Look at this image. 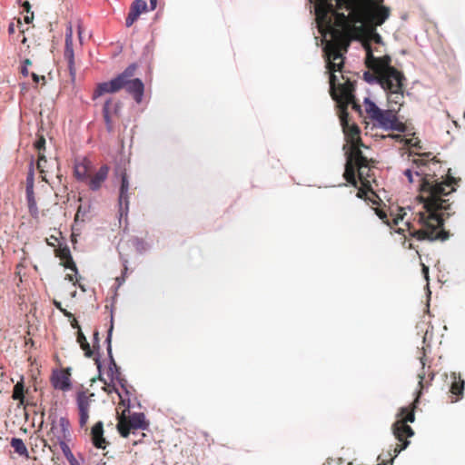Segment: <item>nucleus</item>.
Listing matches in <instances>:
<instances>
[{"mask_svg":"<svg viewBox=\"0 0 465 465\" xmlns=\"http://www.w3.org/2000/svg\"><path fill=\"white\" fill-rule=\"evenodd\" d=\"M425 355H423L422 357H420V363L422 365V368H424L425 366V359H424Z\"/></svg>","mask_w":465,"mask_h":465,"instance_id":"603ef678","label":"nucleus"},{"mask_svg":"<svg viewBox=\"0 0 465 465\" xmlns=\"http://www.w3.org/2000/svg\"><path fill=\"white\" fill-rule=\"evenodd\" d=\"M451 377L453 381L451 382L450 391L453 396H455V398L451 399V402H456L463 395L464 381L461 379L460 375L457 376L456 373H452Z\"/></svg>","mask_w":465,"mask_h":465,"instance_id":"4be33fe9","label":"nucleus"},{"mask_svg":"<svg viewBox=\"0 0 465 465\" xmlns=\"http://www.w3.org/2000/svg\"><path fill=\"white\" fill-rule=\"evenodd\" d=\"M78 286H79V288H80L83 292H85V289H84V285H82V284H80V283H79V284H78Z\"/></svg>","mask_w":465,"mask_h":465,"instance_id":"4d7b16f0","label":"nucleus"},{"mask_svg":"<svg viewBox=\"0 0 465 465\" xmlns=\"http://www.w3.org/2000/svg\"><path fill=\"white\" fill-rule=\"evenodd\" d=\"M104 390L105 391H107V393H108V394L112 393L113 391H115V392L118 394V396H119L120 398H122V396H121L120 392L118 391V390H117L114 385H110V384H108L107 386H105V387L104 388Z\"/></svg>","mask_w":465,"mask_h":465,"instance_id":"c9c22d12","label":"nucleus"},{"mask_svg":"<svg viewBox=\"0 0 465 465\" xmlns=\"http://www.w3.org/2000/svg\"><path fill=\"white\" fill-rule=\"evenodd\" d=\"M22 8H23V11L25 12L26 14H31L33 13L31 11V5L28 1H25L23 4H22Z\"/></svg>","mask_w":465,"mask_h":465,"instance_id":"e433bc0d","label":"nucleus"},{"mask_svg":"<svg viewBox=\"0 0 465 465\" xmlns=\"http://www.w3.org/2000/svg\"><path fill=\"white\" fill-rule=\"evenodd\" d=\"M446 174H448V175H450V174H451V173H450V169H448V171H447V173H446Z\"/></svg>","mask_w":465,"mask_h":465,"instance_id":"052dcab7","label":"nucleus"},{"mask_svg":"<svg viewBox=\"0 0 465 465\" xmlns=\"http://www.w3.org/2000/svg\"><path fill=\"white\" fill-rule=\"evenodd\" d=\"M408 178H409V181H410L411 183H412V181H413V179H412V178H413V176H412V175H410V176H408Z\"/></svg>","mask_w":465,"mask_h":465,"instance_id":"13d9d810","label":"nucleus"},{"mask_svg":"<svg viewBox=\"0 0 465 465\" xmlns=\"http://www.w3.org/2000/svg\"><path fill=\"white\" fill-rule=\"evenodd\" d=\"M370 38L373 40L375 43H381V36L376 32V27L370 26Z\"/></svg>","mask_w":465,"mask_h":465,"instance_id":"72a5a7b5","label":"nucleus"},{"mask_svg":"<svg viewBox=\"0 0 465 465\" xmlns=\"http://www.w3.org/2000/svg\"><path fill=\"white\" fill-rule=\"evenodd\" d=\"M315 14L319 25L331 29L343 28L350 24L381 25L390 15V9L378 0H316Z\"/></svg>","mask_w":465,"mask_h":465,"instance_id":"f03ea898","label":"nucleus"},{"mask_svg":"<svg viewBox=\"0 0 465 465\" xmlns=\"http://www.w3.org/2000/svg\"><path fill=\"white\" fill-rule=\"evenodd\" d=\"M364 107H365V112L368 115V117L372 121L376 116L377 114L380 113V111L381 110V108H379L376 104L374 102H372L369 97H366L364 99Z\"/></svg>","mask_w":465,"mask_h":465,"instance_id":"b1692460","label":"nucleus"},{"mask_svg":"<svg viewBox=\"0 0 465 465\" xmlns=\"http://www.w3.org/2000/svg\"><path fill=\"white\" fill-rule=\"evenodd\" d=\"M77 342L79 343L81 349L84 351V355L88 358L92 357L93 351L91 350L90 344L86 340V337L83 333L81 330L77 331Z\"/></svg>","mask_w":465,"mask_h":465,"instance_id":"a878e982","label":"nucleus"},{"mask_svg":"<svg viewBox=\"0 0 465 465\" xmlns=\"http://www.w3.org/2000/svg\"><path fill=\"white\" fill-rule=\"evenodd\" d=\"M116 174H119V173H117ZM120 174H121V175L125 174V170H124V172H121V173H120Z\"/></svg>","mask_w":465,"mask_h":465,"instance_id":"bf43d9fd","label":"nucleus"},{"mask_svg":"<svg viewBox=\"0 0 465 465\" xmlns=\"http://www.w3.org/2000/svg\"><path fill=\"white\" fill-rule=\"evenodd\" d=\"M73 320L71 322V325L74 329H77L78 331L81 330L80 325L78 324V322L76 319L73 316L71 317Z\"/></svg>","mask_w":465,"mask_h":465,"instance_id":"79ce46f5","label":"nucleus"},{"mask_svg":"<svg viewBox=\"0 0 465 465\" xmlns=\"http://www.w3.org/2000/svg\"><path fill=\"white\" fill-rule=\"evenodd\" d=\"M99 347V332L98 331H94V348Z\"/></svg>","mask_w":465,"mask_h":465,"instance_id":"4c0bfd02","label":"nucleus"},{"mask_svg":"<svg viewBox=\"0 0 465 465\" xmlns=\"http://www.w3.org/2000/svg\"><path fill=\"white\" fill-rule=\"evenodd\" d=\"M387 93L388 103L392 106H397L396 110L399 112L404 104V87L400 90H384Z\"/></svg>","mask_w":465,"mask_h":465,"instance_id":"5701e85b","label":"nucleus"},{"mask_svg":"<svg viewBox=\"0 0 465 465\" xmlns=\"http://www.w3.org/2000/svg\"><path fill=\"white\" fill-rule=\"evenodd\" d=\"M441 182L430 180L422 176L420 184L419 199L423 203L424 211L415 214L413 222H406L404 228H398L395 232L403 234L408 231L411 237L419 241L444 242L450 238V232L443 228L444 220L439 211L448 210V200L442 199L455 191L458 181L454 176H441Z\"/></svg>","mask_w":465,"mask_h":465,"instance_id":"f257e3e1","label":"nucleus"},{"mask_svg":"<svg viewBox=\"0 0 465 465\" xmlns=\"http://www.w3.org/2000/svg\"><path fill=\"white\" fill-rule=\"evenodd\" d=\"M77 177H78V178H80V179H84V178H85L86 176L81 175V176H77Z\"/></svg>","mask_w":465,"mask_h":465,"instance_id":"e2e57ef3","label":"nucleus"},{"mask_svg":"<svg viewBox=\"0 0 465 465\" xmlns=\"http://www.w3.org/2000/svg\"><path fill=\"white\" fill-rule=\"evenodd\" d=\"M54 252H55V256L61 260V264L64 268L70 269L75 274H77L78 270H77L76 264L73 260L70 249L67 245H64V246L59 245V247L54 250Z\"/></svg>","mask_w":465,"mask_h":465,"instance_id":"a211bd4d","label":"nucleus"},{"mask_svg":"<svg viewBox=\"0 0 465 465\" xmlns=\"http://www.w3.org/2000/svg\"><path fill=\"white\" fill-rule=\"evenodd\" d=\"M46 163H47V161L45 159V156L44 154L38 155L36 168L41 174H44V173L49 172V170L46 168Z\"/></svg>","mask_w":465,"mask_h":465,"instance_id":"2f4dec72","label":"nucleus"},{"mask_svg":"<svg viewBox=\"0 0 465 465\" xmlns=\"http://www.w3.org/2000/svg\"><path fill=\"white\" fill-rule=\"evenodd\" d=\"M54 305L55 308H57L60 312H64V308L62 307V304L60 302L54 301Z\"/></svg>","mask_w":465,"mask_h":465,"instance_id":"c03bdc74","label":"nucleus"},{"mask_svg":"<svg viewBox=\"0 0 465 465\" xmlns=\"http://www.w3.org/2000/svg\"><path fill=\"white\" fill-rule=\"evenodd\" d=\"M375 80L383 90H400L405 87L406 77L396 68L375 76Z\"/></svg>","mask_w":465,"mask_h":465,"instance_id":"9d476101","label":"nucleus"},{"mask_svg":"<svg viewBox=\"0 0 465 465\" xmlns=\"http://www.w3.org/2000/svg\"><path fill=\"white\" fill-rule=\"evenodd\" d=\"M74 462H76L75 459H74V460H72V463H71V465H74Z\"/></svg>","mask_w":465,"mask_h":465,"instance_id":"680f3d73","label":"nucleus"},{"mask_svg":"<svg viewBox=\"0 0 465 465\" xmlns=\"http://www.w3.org/2000/svg\"><path fill=\"white\" fill-rule=\"evenodd\" d=\"M376 214L379 216V218L386 224L391 226V228L394 225H397L400 221L403 220V215L399 214L395 218H393L392 223H391L388 219V215L385 211L381 209H376Z\"/></svg>","mask_w":465,"mask_h":465,"instance_id":"bb28decb","label":"nucleus"},{"mask_svg":"<svg viewBox=\"0 0 465 465\" xmlns=\"http://www.w3.org/2000/svg\"><path fill=\"white\" fill-rule=\"evenodd\" d=\"M364 79L367 82H371L373 79H375V74L373 73V74H371V73L366 72L364 73Z\"/></svg>","mask_w":465,"mask_h":465,"instance_id":"58836bf2","label":"nucleus"},{"mask_svg":"<svg viewBox=\"0 0 465 465\" xmlns=\"http://www.w3.org/2000/svg\"><path fill=\"white\" fill-rule=\"evenodd\" d=\"M65 317L67 318H71L73 317V314L71 312H69L68 311H66L65 309H64V312H61Z\"/></svg>","mask_w":465,"mask_h":465,"instance_id":"de8ad7c7","label":"nucleus"},{"mask_svg":"<svg viewBox=\"0 0 465 465\" xmlns=\"http://www.w3.org/2000/svg\"><path fill=\"white\" fill-rule=\"evenodd\" d=\"M464 117H465V112H464Z\"/></svg>","mask_w":465,"mask_h":465,"instance_id":"338daca9","label":"nucleus"},{"mask_svg":"<svg viewBox=\"0 0 465 465\" xmlns=\"http://www.w3.org/2000/svg\"><path fill=\"white\" fill-rule=\"evenodd\" d=\"M81 213H82L81 208H79L75 214V221H79Z\"/></svg>","mask_w":465,"mask_h":465,"instance_id":"3c124183","label":"nucleus"},{"mask_svg":"<svg viewBox=\"0 0 465 465\" xmlns=\"http://www.w3.org/2000/svg\"><path fill=\"white\" fill-rule=\"evenodd\" d=\"M50 242H53V240H50V242H47V244L52 245V243H50Z\"/></svg>","mask_w":465,"mask_h":465,"instance_id":"69168bd1","label":"nucleus"},{"mask_svg":"<svg viewBox=\"0 0 465 465\" xmlns=\"http://www.w3.org/2000/svg\"><path fill=\"white\" fill-rule=\"evenodd\" d=\"M348 183H352L355 187H358L357 197L370 201L374 204L378 203L380 200L377 193L371 188L370 181L367 179L370 176H344Z\"/></svg>","mask_w":465,"mask_h":465,"instance_id":"9b49d317","label":"nucleus"},{"mask_svg":"<svg viewBox=\"0 0 465 465\" xmlns=\"http://www.w3.org/2000/svg\"><path fill=\"white\" fill-rule=\"evenodd\" d=\"M65 280H68L69 282H72L74 283V285L76 284V282H77V279L75 277V275H73V274H66L65 275Z\"/></svg>","mask_w":465,"mask_h":465,"instance_id":"ea45409f","label":"nucleus"},{"mask_svg":"<svg viewBox=\"0 0 465 465\" xmlns=\"http://www.w3.org/2000/svg\"><path fill=\"white\" fill-rule=\"evenodd\" d=\"M25 386L23 380L18 381L15 386L13 390V399L15 401H19L21 404L24 403L25 400Z\"/></svg>","mask_w":465,"mask_h":465,"instance_id":"c85d7f7f","label":"nucleus"},{"mask_svg":"<svg viewBox=\"0 0 465 465\" xmlns=\"http://www.w3.org/2000/svg\"><path fill=\"white\" fill-rule=\"evenodd\" d=\"M148 426L149 423L145 420V415L143 412H134L129 416L122 414L119 417L117 430L122 437L126 438L131 431L146 430Z\"/></svg>","mask_w":465,"mask_h":465,"instance_id":"423d86ee","label":"nucleus"},{"mask_svg":"<svg viewBox=\"0 0 465 465\" xmlns=\"http://www.w3.org/2000/svg\"><path fill=\"white\" fill-rule=\"evenodd\" d=\"M47 183L48 181L45 179V176H36V179L35 176H27L25 183L26 201L29 213L35 220L39 219V210L35 197V188H44Z\"/></svg>","mask_w":465,"mask_h":465,"instance_id":"6e6552de","label":"nucleus"},{"mask_svg":"<svg viewBox=\"0 0 465 465\" xmlns=\"http://www.w3.org/2000/svg\"><path fill=\"white\" fill-rule=\"evenodd\" d=\"M31 76L35 84H38L40 81H42L44 84L45 82V78L44 75H38L35 73H32Z\"/></svg>","mask_w":465,"mask_h":465,"instance_id":"f704fd0d","label":"nucleus"},{"mask_svg":"<svg viewBox=\"0 0 465 465\" xmlns=\"http://www.w3.org/2000/svg\"><path fill=\"white\" fill-rule=\"evenodd\" d=\"M397 113L398 111L395 107H391L389 110H381L372 120L373 125L385 131L405 132L406 126L398 119Z\"/></svg>","mask_w":465,"mask_h":465,"instance_id":"0eeeda50","label":"nucleus"},{"mask_svg":"<svg viewBox=\"0 0 465 465\" xmlns=\"http://www.w3.org/2000/svg\"><path fill=\"white\" fill-rule=\"evenodd\" d=\"M342 109V115L341 120L343 124L344 132L349 137L351 143L350 153H347V159L345 163V170L342 174H366L371 170V163L363 154L359 147L361 143L360 129L357 125H349L345 124V116H347L346 109L348 105L340 104Z\"/></svg>","mask_w":465,"mask_h":465,"instance_id":"39448f33","label":"nucleus"},{"mask_svg":"<svg viewBox=\"0 0 465 465\" xmlns=\"http://www.w3.org/2000/svg\"><path fill=\"white\" fill-rule=\"evenodd\" d=\"M106 176H91L89 186L92 190H97L104 182Z\"/></svg>","mask_w":465,"mask_h":465,"instance_id":"c756f323","label":"nucleus"},{"mask_svg":"<svg viewBox=\"0 0 465 465\" xmlns=\"http://www.w3.org/2000/svg\"><path fill=\"white\" fill-rule=\"evenodd\" d=\"M53 386L61 391H68L71 388L70 373L68 371L61 370L54 372L52 376Z\"/></svg>","mask_w":465,"mask_h":465,"instance_id":"6ab92c4d","label":"nucleus"},{"mask_svg":"<svg viewBox=\"0 0 465 465\" xmlns=\"http://www.w3.org/2000/svg\"><path fill=\"white\" fill-rule=\"evenodd\" d=\"M327 57V69L330 74V93L333 100L339 104L351 105L352 109L361 113V105L356 102L354 96L355 82L349 78L345 79L342 84H336L337 77L335 72H341L343 67V55L341 52V46L337 44L328 43L324 48Z\"/></svg>","mask_w":465,"mask_h":465,"instance_id":"7ed1b4c3","label":"nucleus"},{"mask_svg":"<svg viewBox=\"0 0 465 465\" xmlns=\"http://www.w3.org/2000/svg\"><path fill=\"white\" fill-rule=\"evenodd\" d=\"M50 242H53V240H50V242H47V244L52 245V243H50Z\"/></svg>","mask_w":465,"mask_h":465,"instance_id":"0e129e2a","label":"nucleus"},{"mask_svg":"<svg viewBox=\"0 0 465 465\" xmlns=\"http://www.w3.org/2000/svg\"><path fill=\"white\" fill-rule=\"evenodd\" d=\"M35 147L38 151V155L43 154L42 151L45 149V139L43 135L35 141Z\"/></svg>","mask_w":465,"mask_h":465,"instance_id":"473e14b6","label":"nucleus"},{"mask_svg":"<svg viewBox=\"0 0 465 465\" xmlns=\"http://www.w3.org/2000/svg\"><path fill=\"white\" fill-rule=\"evenodd\" d=\"M136 70L135 64H130L123 73L114 79L97 84L93 98L96 99L105 94H114L121 89L130 94L136 103H141L144 92V85L138 78H134Z\"/></svg>","mask_w":465,"mask_h":465,"instance_id":"20e7f679","label":"nucleus"},{"mask_svg":"<svg viewBox=\"0 0 465 465\" xmlns=\"http://www.w3.org/2000/svg\"><path fill=\"white\" fill-rule=\"evenodd\" d=\"M94 393H88L87 391H80L77 393L76 402L79 412V425L85 431L87 430V421L89 420V409L92 401Z\"/></svg>","mask_w":465,"mask_h":465,"instance_id":"ddd939ff","label":"nucleus"},{"mask_svg":"<svg viewBox=\"0 0 465 465\" xmlns=\"http://www.w3.org/2000/svg\"><path fill=\"white\" fill-rule=\"evenodd\" d=\"M78 36L81 41L82 40V26H81V25H78Z\"/></svg>","mask_w":465,"mask_h":465,"instance_id":"8fccbe9b","label":"nucleus"},{"mask_svg":"<svg viewBox=\"0 0 465 465\" xmlns=\"http://www.w3.org/2000/svg\"><path fill=\"white\" fill-rule=\"evenodd\" d=\"M424 376H425L424 372L419 374V378H420L419 385L420 388H422V381H423Z\"/></svg>","mask_w":465,"mask_h":465,"instance_id":"49530a36","label":"nucleus"},{"mask_svg":"<svg viewBox=\"0 0 465 465\" xmlns=\"http://www.w3.org/2000/svg\"><path fill=\"white\" fill-rule=\"evenodd\" d=\"M11 446L14 448L15 451L19 455L28 457L27 449L21 439L13 438L11 440Z\"/></svg>","mask_w":465,"mask_h":465,"instance_id":"cd10ccee","label":"nucleus"},{"mask_svg":"<svg viewBox=\"0 0 465 465\" xmlns=\"http://www.w3.org/2000/svg\"><path fill=\"white\" fill-rule=\"evenodd\" d=\"M34 19V13H31V14H26V15L25 16V21L26 24H30Z\"/></svg>","mask_w":465,"mask_h":465,"instance_id":"37998d69","label":"nucleus"},{"mask_svg":"<svg viewBox=\"0 0 465 465\" xmlns=\"http://www.w3.org/2000/svg\"><path fill=\"white\" fill-rule=\"evenodd\" d=\"M109 172V167L107 165H103L99 172L96 173L95 174H107Z\"/></svg>","mask_w":465,"mask_h":465,"instance_id":"a19ab883","label":"nucleus"},{"mask_svg":"<svg viewBox=\"0 0 465 465\" xmlns=\"http://www.w3.org/2000/svg\"><path fill=\"white\" fill-rule=\"evenodd\" d=\"M150 4H151L152 9L153 10L156 8L157 0H150Z\"/></svg>","mask_w":465,"mask_h":465,"instance_id":"09e8293b","label":"nucleus"},{"mask_svg":"<svg viewBox=\"0 0 465 465\" xmlns=\"http://www.w3.org/2000/svg\"><path fill=\"white\" fill-rule=\"evenodd\" d=\"M422 271L423 272L427 275L428 274V272H429V269L428 267H426L425 265L422 266Z\"/></svg>","mask_w":465,"mask_h":465,"instance_id":"864d4df0","label":"nucleus"},{"mask_svg":"<svg viewBox=\"0 0 465 465\" xmlns=\"http://www.w3.org/2000/svg\"><path fill=\"white\" fill-rule=\"evenodd\" d=\"M21 73H22V74H24L25 76L28 75L29 71H28V69H27V66L24 65V66L22 67V69H21Z\"/></svg>","mask_w":465,"mask_h":465,"instance_id":"a18cd8bd","label":"nucleus"},{"mask_svg":"<svg viewBox=\"0 0 465 465\" xmlns=\"http://www.w3.org/2000/svg\"><path fill=\"white\" fill-rule=\"evenodd\" d=\"M73 27L72 25L69 24L66 27L65 32V44H64V58L68 63V69L70 72V74L72 76L75 74L74 69V48H73Z\"/></svg>","mask_w":465,"mask_h":465,"instance_id":"4468645a","label":"nucleus"},{"mask_svg":"<svg viewBox=\"0 0 465 465\" xmlns=\"http://www.w3.org/2000/svg\"><path fill=\"white\" fill-rule=\"evenodd\" d=\"M147 10V4L144 0H135L131 5L130 12L125 20V25L130 27L139 17V15Z\"/></svg>","mask_w":465,"mask_h":465,"instance_id":"412c9836","label":"nucleus"},{"mask_svg":"<svg viewBox=\"0 0 465 465\" xmlns=\"http://www.w3.org/2000/svg\"><path fill=\"white\" fill-rule=\"evenodd\" d=\"M93 172L94 171L91 161L88 159H84L80 164L75 165L74 174H93Z\"/></svg>","mask_w":465,"mask_h":465,"instance_id":"393cba45","label":"nucleus"},{"mask_svg":"<svg viewBox=\"0 0 465 465\" xmlns=\"http://www.w3.org/2000/svg\"><path fill=\"white\" fill-rule=\"evenodd\" d=\"M120 102L114 101L112 98L105 101L103 107V117L105 122L106 129L112 132L114 129V116L118 115L120 110Z\"/></svg>","mask_w":465,"mask_h":465,"instance_id":"2eb2a0df","label":"nucleus"},{"mask_svg":"<svg viewBox=\"0 0 465 465\" xmlns=\"http://www.w3.org/2000/svg\"><path fill=\"white\" fill-rule=\"evenodd\" d=\"M403 174H406V175L411 174V171L410 169H407L404 171Z\"/></svg>","mask_w":465,"mask_h":465,"instance_id":"5fc2aeb1","label":"nucleus"},{"mask_svg":"<svg viewBox=\"0 0 465 465\" xmlns=\"http://www.w3.org/2000/svg\"><path fill=\"white\" fill-rule=\"evenodd\" d=\"M129 182L127 176H122L119 192V213L121 218L127 215L129 209Z\"/></svg>","mask_w":465,"mask_h":465,"instance_id":"f3484780","label":"nucleus"},{"mask_svg":"<svg viewBox=\"0 0 465 465\" xmlns=\"http://www.w3.org/2000/svg\"><path fill=\"white\" fill-rule=\"evenodd\" d=\"M112 331H113V324H111V327L108 330V335L106 338L107 351H108V355L111 359L108 373H109L112 381H114V380L117 381L121 384V386L124 388V381H124V379L122 378L120 367L117 366V364L115 363V361L113 358V355H112V346H111Z\"/></svg>","mask_w":465,"mask_h":465,"instance_id":"dca6fc26","label":"nucleus"},{"mask_svg":"<svg viewBox=\"0 0 465 465\" xmlns=\"http://www.w3.org/2000/svg\"><path fill=\"white\" fill-rule=\"evenodd\" d=\"M70 422L64 417H60L58 420H54L51 423L48 436L50 440L56 445L61 441H67L70 438Z\"/></svg>","mask_w":465,"mask_h":465,"instance_id":"f8f14e48","label":"nucleus"},{"mask_svg":"<svg viewBox=\"0 0 465 465\" xmlns=\"http://www.w3.org/2000/svg\"><path fill=\"white\" fill-rule=\"evenodd\" d=\"M28 64H31V61L29 59H25V65L26 66Z\"/></svg>","mask_w":465,"mask_h":465,"instance_id":"6e6d98bb","label":"nucleus"},{"mask_svg":"<svg viewBox=\"0 0 465 465\" xmlns=\"http://www.w3.org/2000/svg\"><path fill=\"white\" fill-rule=\"evenodd\" d=\"M91 440L94 446L97 449L104 450L107 445V441L104 437V423L103 421H97L91 430Z\"/></svg>","mask_w":465,"mask_h":465,"instance_id":"aec40b11","label":"nucleus"},{"mask_svg":"<svg viewBox=\"0 0 465 465\" xmlns=\"http://www.w3.org/2000/svg\"><path fill=\"white\" fill-rule=\"evenodd\" d=\"M364 47L366 49V66L375 74V76L391 71V69H396L391 65V57L390 55L385 54L381 57H376L373 55L371 47L369 44H365Z\"/></svg>","mask_w":465,"mask_h":465,"instance_id":"1a4fd4ad","label":"nucleus"},{"mask_svg":"<svg viewBox=\"0 0 465 465\" xmlns=\"http://www.w3.org/2000/svg\"><path fill=\"white\" fill-rule=\"evenodd\" d=\"M57 444H59L62 452L64 453L65 458L68 460V461L70 463H72V460H74V456L72 453V451L70 450V447L68 446L67 442L66 441H61V442H58Z\"/></svg>","mask_w":465,"mask_h":465,"instance_id":"7c9ffc66","label":"nucleus"}]
</instances>
